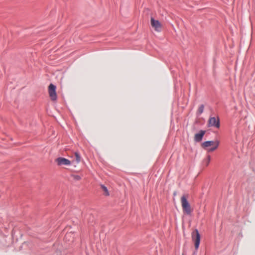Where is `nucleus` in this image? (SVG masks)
<instances>
[{"instance_id":"nucleus-1","label":"nucleus","mask_w":255,"mask_h":255,"mask_svg":"<svg viewBox=\"0 0 255 255\" xmlns=\"http://www.w3.org/2000/svg\"><path fill=\"white\" fill-rule=\"evenodd\" d=\"M188 194L183 195L181 196L180 200L183 213L188 215H190L193 211V209L191 207L188 201Z\"/></svg>"},{"instance_id":"nucleus-2","label":"nucleus","mask_w":255,"mask_h":255,"mask_svg":"<svg viewBox=\"0 0 255 255\" xmlns=\"http://www.w3.org/2000/svg\"><path fill=\"white\" fill-rule=\"evenodd\" d=\"M219 145V141L218 140L215 141H207L204 142L202 144V147L205 148L209 146H213L212 148L209 149L208 151L209 152H212L216 150Z\"/></svg>"},{"instance_id":"nucleus-3","label":"nucleus","mask_w":255,"mask_h":255,"mask_svg":"<svg viewBox=\"0 0 255 255\" xmlns=\"http://www.w3.org/2000/svg\"><path fill=\"white\" fill-rule=\"evenodd\" d=\"M192 239L194 242L195 248L198 250L200 243V235L197 230H195L192 234Z\"/></svg>"},{"instance_id":"nucleus-4","label":"nucleus","mask_w":255,"mask_h":255,"mask_svg":"<svg viewBox=\"0 0 255 255\" xmlns=\"http://www.w3.org/2000/svg\"><path fill=\"white\" fill-rule=\"evenodd\" d=\"M48 93L51 100H56L57 94L56 92V86L52 84H50L48 87Z\"/></svg>"},{"instance_id":"nucleus-5","label":"nucleus","mask_w":255,"mask_h":255,"mask_svg":"<svg viewBox=\"0 0 255 255\" xmlns=\"http://www.w3.org/2000/svg\"><path fill=\"white\" fill-rule=\"evenodd\" d=\"M150 22L152 27L154 29L155 31L158 32L161 31L162 26L160 22L158 20H155L153 17H151Z\"/></svg>"},{"instance_id":"nucleus-6","label":"nucleus","mask_w":255,"mask_h":255,"mask_svg":"<svg viewBox=\"0 0 255 255\" xmlns=\"http://www.w3.org/2000/svg\"><path fill=\"white\" fill-rule=\"evenodd\" d=\"M208 125L209 127H215L219 128L220 127L219 118L216 119L215 117L210 118L208 121Z\"/></svg>"},{"instance_id":"nucleus-7","label":"nucleus","mask_w":255,"mask_h":255,"mask_svg":"<svg viewBox=\"0 0 255 255\" xmlns=\"http://www.w3.org/2000/svg\"><path fill=\"white\" fill-rule=\"evenodd\" d=\"M55 161L57 163L58 165H69L71 164V161L63 157H59L56 159Z\"/></svg>"},{"instance_id":"nucleus-8","label":"nucleus","mask_w":255,"mask_h":255,"mask_svg":"<svg viewBox=\"0 0 255 255\" xmlns=\"http://www.w3.org/2000/svg\"><path fill=\"white\" fill-rule=\"evenodd\" d=\"M205 133V130H200L199 133L195 134L194 140L196 142H200L202 140L204 135Z\"/></svg>"},{"instance_id":"nucleus-9","label":"nucleus","mask_w":255,"mask_h":255,"mask_svg":"<svg viewBox=\"0 0 255 255\" xmlns=\"http://www.w3.org/2000/svg\"><path fill=\"white\" fill-rule=\"evenodd\" d=\"M74 155H75V160L73 161V162H75L76 163V164H78L81 161V156L80 155L79 153H78L77 152H75Z\"/></svg>"},{"instance_id":"nucleus-10","label":"nucleus","mask_w":255,"mask_h":255,"mask_svg":"<svg viewBox=\"0 0 255 255\" xmlns=\"http://www.w3.org/2000/svg\"><path fill=\"white\" fill-rule=\"evenodd\" d=\"M210 160H211L210 156L208 155L206 159H205L204 160V163L205 164L206 166H207L209 165Z\"/></svg>"},{"instance_id":"nucleus-11","label":"nucleus","mask_w":255,"mask_h":255,"mask_svg":"<svg viewBox=\"0 0 255 255\" xmlns=\"http://www.w3.org/2000/svg\"><path fill=\"white\" fill-rule=\"evenodd\" d=\"M101 188L102 189H103V191L105 192V194L106 195V196H108L109 195V192H108V190L107 188V187H106L104 185H102L101 186Z\"/></svg>"},{"instance_id":"nucleus-12","label":"nucleus","mask_w":255,"mask_h":255,"mask_svg":"<svg viewBox=\"0 0 255 255\" xmlns=\"http://www.w3.org/2000/svg\"><path fill=\"white\" fill-rule=\"evenodd\" d=\"M204 106L203 105H201L199 108H198V113L199 114H201L203 112V111H204Z\"/></svg>"},{"instance_id":"nucleus-13","label":"nucleus","mask_w":255,"mask_h":255,"mask_svg":"<svg viewBox=\"0 0 255 255\" xmlns=\"http://www.w3.org/2000/svg\"><path fill=\"white\" fill-rule=\"evenodd\" d=\"M72 235V234L71 233H67L66 234V235H65V239L67 240L68 238H69V237H71Z\"/></svg>"},{"instance_id":"nucleus-14","label":"nucleus","mask_w":255,"mask_h":255,"mask_svg":"<svg viewBox=\"0 0 255 255\" xmlns=\"http://www.w3.org/2000/svg\"><path fill=\"white\" fill-rule=\"evenodd\" d=\"M75 179L76 180H79L80 179V177L78 175H76L75 176Z\"/></svg>"}]
</instances>
